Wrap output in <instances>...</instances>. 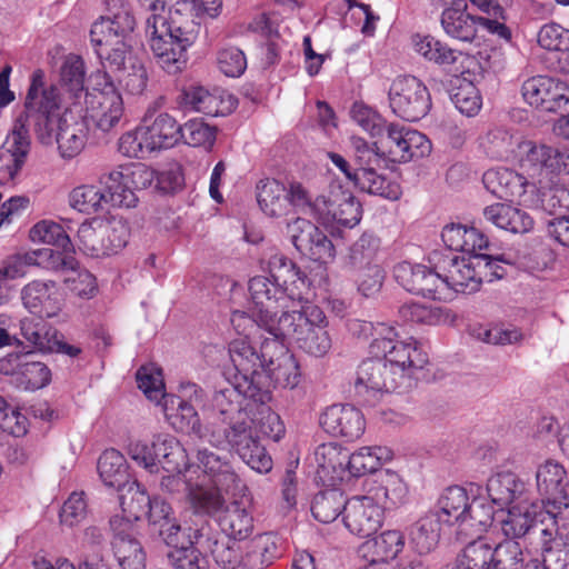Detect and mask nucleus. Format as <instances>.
<instances>
[{
	"label": "nucleus",
	"instance_id": "nucleus-14",
	"mask_svg": "<svg viewBox=\"0 0 569 569\" xmlns=\"http://www.w3.org/2000/svg\"><path fill=\"white\" fill-rule=\"evenodd\" d=\"M98 77L103 82L97 83L101 86L100 89L87 94V110L96 126L103 132H108L120 122L123 116V101L107 72Z\"/></svg>",
	"mask_w": 569,
	"mask_h": 569
},
{
	"label": "nucleus",
	"instance_id": "nucleus-30",
	"mask_svg": "<svg viewBox=\"0 0 569 569\" xmlns=\"http://www.w3.org/2000/svg\"><path fill=\"white\" fill-rule=\"evenodd\" d=\"M527 142L522 141L521 137L500 127L490 129L480 138V147L483 152L491 159L502 161L523 158Z\"/></svg>",
	"mask_w": 569,
	"mask_h": 569
},
{
	"label": "nucleus",
	"instance_id": "nucleus-49",
	"mask_svg": "<svg viewBox=\"0 0 569 569\" xmlns=\"http://www.w3.org/2000/svg\"><path fill=\"white\" fill-rule=\"evenodd\" d=\"M271 355H273V365L263 366L262 371L268 375L276 386L289 389L297 387L301 373L296 358L284 351L283 347L281 351H271Z\"/></svg>",
	"mask_w": 569,
	"mask_h": 569
},
{
	"label": "nucleus",
	"instance_id": "nucleus-25",
	"mask_svg": "<svg viewBox=\"0 0 569 569\" xmlns=\"http://www.w3.org/2000/svg\"><path fill=\"white\" fill-rule=\"evenodd\" d=\"M110 527L114 533L113 551L122 569H143L146 553L141 543L134 538L133 523L120 516L110 519Z\"/></svg>",
	"mask_w": 569,
	"mask_h": 569
},
{
	"label": "nucleus",
	"instance_id": "nucleus-47",
	"mask_svg": "<svg viewBox=\"0 0 569 569\" xmlns=\"http://www.w3.org/2000/svg\"><path fill=\"white\" fill-rule=\"evenodd\" d=\"M164 412L173 428L189 435H194L199 439H204L208 425H201L197 406L187 402L171 403L170 397H168L164 400Z\"/></svg>",
	"mask_w": 569,
	"mask_h": 569
},
{
	"label": "nucleus",
	"instance_id": "nucleus-3",
	"mask_svg": "<svg viewBox=\"0 0 569 569\" xmlns=\"http://www.w3.org/2000/svg\"><path fill=\"white\" fill-rule=\"evenodd\" d=\"M250 412L210 421L203 440L216 448L230 447L244 463L259 473L272 468V459L253 432Z\"/></svg>",
	"mask_w": 569,
	"mask_h": 569
},
{
	"label": "nucleus",
	"instance_id": "nucleus-63",
	"mask_svg": "<svg viewBox=\"0 0 569 569\" xmlns=\"http://www.w3.org/2000/svg\"><path fill=\"white\" fill-rule=\"evenodd\" d=\"M137 500L139 508H131L133 520H139L143 516H148L150 525L156 529L167 519H171V507L162 499L150 498L146 492H138Z\"/></svg>",
	"mask_w": 569,
	"mask_h": 569
},
{
	"label": "nucleus",
	"instance_id": "nucleus-28",
	"mask_svg": "<svg viewBox=\"0 0 569 569\" xmlns=\"http://www.w3.org/2000/svg\"><path fill=\"white\" fill-rule=\"evenodd\" d=\"M526 156L520 159L521 167L538 173H569V150H560L547 144H525Z\"/></svg>",
	"mask_w": 569,
	"mask_h": 569
},
{
	"label": "nucleus",
	"instance_id": "nucleus-20",
	"mask_svg": "<svg viewBox=\"0 0 569 569\" xmlns=\"http://www.w3.org/2000/svg\"><path fill=\"white\" fill-rule=\"evenodd\" d=\"M393 276L396 281L408 292L423 297L442 299L441 272L429 269L423 264H412L408 261L398 263L395 267Z\"/></svg>",
	"mask_w": 569,
	"mask_h": 569
},
{
	"label": "nucleus",
	"instance_id": "nucleus-51",
	"mask_svg": "<svg viewBox=\"0 0 569 569\" xmlns=\"http://www.w3.org/2000/svg\"><path fill=\"white\" fill-rule=\"evenodd\" d=\"M375 495L382 500L385 508L403 505L408 499V487L402 478L392 470H383L377 475Z\"/></svg>",
	"mask_w": 569,
	"mask_h": 569
},
{
	"label": "nucleus",
	"instance_id": "nucleus-24",
	"mask_svg": "<svg viewBox=\"0 0 569 569\" xmlns=\"http://www.w3.org/2000/svg\"><path fill=\"white\" fill-rule=\"evenodd\" d=\"M28 123L29 116L21 113L0 151V157L8 153L11 158L10 163L0 168V184L11 182L26 162L31 144Z\"/></svg>",
	"mask_w": 569,
	"mask_h": 569
},
{
	"label": "nucleus",
	"instance_id": "nucleus-43",
	"mask_svg": "<svg viewBox=\"0 0 569 569\" xmlns=\"http://www.w3.org/2000/svg\"><path fill=\"white\" fill-rule=\"evenodd\" d=\"M154 460L157 472H177L187 467L188 455L183 446L170 435H159L153 438Z\"/></svg>",
	"mask_w": 569,
	"mask_h": 569
},
{
	"label": "nucleus",
	"instance_id": "nucleus-19",
	"mask_svg": "<svg viewBox=\"0 0 569 569\" xmlns=\"http://www.w3.org/2000/svg\"><path fill=\"white\" fill-rule=\"evenodd\" d=\"M0 372L14 378L23 390H37L48 386L51 371L47 365L34 359L31 352L11 353L0 360Z\"/></svg>",
	"mask_w": 569,
	"mask_h": 569
},
{
	"label": "nucleus",
	"instance_id": "nucleus-60",
	"mask_svg": "<svg viewBox=\"0 0 569 569\" xmlns=\"http://www.w3.org/2000/svg\"><path fill=\"white\" fill-rule=\"evenodd\" d=\"M356 178V186L369 194L379 196L389 200H398L401 196V188L396 181L378 174L376 169L360 171Z\"/></svg>",
	"mask_w": 569,
	"mask_h": 569
},
{
	"label": "nucleus",
	"instance_id": "nucleus-11",
	"mask_svg": "<svg viewBox=\"0 0 569 569\" xmlns=\"http://www.w3.org/2000/svg\"><path fill=\"white\" fill-rule=\"evenodd\" d=\"M382 137V154L391 162L406 163L431 151V142L423 133L399 123H388Z\"/></svg>",
	"mask_w": 569,
	"mask_h": 569
},
{
	"label": "nucleus",
	"instance_id": "nucleus-10",
	"mask_svg": "<svg viewBox=\"0 0 569 569\" xmlns=\"http://www.w3.org/2000/svg\"><path fill=\"white\" fill-rule=\"evenodd\" d=\"M388 96L393 113L407 121L420 120L431 108L427 87L413 76L395 79Z\"/></svg>",
	"mask_w": 569,
	"mask_h": 569
},
{
	"label": "nucleus",
	"instance_id": "nucleus-42",
	"mask_svg": "<svg viewBox=\"0 0 569 569\" xmlns=\"http://www.w3.org/2000/svg\"><path fill=\"white\" fill-rule=\"evenodd\" d=\"M141 127L153 151L170 148L179 140V124L168 113L146 116Z\"/></svg>",
	"mask_w": 569,
	"mask_h": 569
},
{
	"label": "nucleus",
	"instance_id": "nucleus-55",
	"mask_svg": "<svg viewBox=\"0 0 569 569\" xmlns=\"http://www.w3.org/2000/svg\"><path fill=\"white\" fill-rule=\"evenodd\" d=\"M405 547V536L399 530H386L363 545L366 555L370 553L373 561L388 562L395 559Z\"/></svg>",
	"mask_w": 569,
	"mask_h": 569
},
{
	"label": "nucleus",
	"instance_id": "nucleus-22",
	"mask_svg": "<svg viewBox=\"0 0 569 569\" xmlns=\"http://www.w3.org/2000/svg\"><path fill=\"white\" fill-rule=\"evenodd\" d=\"M23 307L32 315L41 318L57 317L62 310L63 299L59 287L53 280H32L20 291Z\"/></svg>",
	"mask_w": 569,
	"mask_h": 569
},
{
	"label": "nucleus",
	"instance_id": "nucleus-6",
	"mask_svg": "<svg viewBox=\"0 0 569 569\" xmlns=\"http://www.w3.org/2000/svg\"><path fill=\"white\" fill-rule=\"evenodd\" d=\"M146 33L158 64L169 73L181 71L187 63L186 51L193 42L192 33L172 28L161 13L146 19Z\"/></svg>",
	"mask_w": 569,
	"mask_h": 569
},
{
	"label": "nucleus",
	"instance_id": "nucleus-29",
	"mask_svg": "<svg viewBox=\"0 0 569 569\" xmlns=\"http://www.w3.org/2000/svg\"><path fill=\"white\" fill-rule=\"evenodd\" d=\"M317 219L322 223L336 222L342 227L353 228L361 220V206L351 192L332 191L328 198H321Z\"/></svg>",
	"mask_w": 569,
	"mask_h": 569
},
{
	"label": "nucleus",
	"instance_id": "nucleus-31",
	"mask_svg": "<svg viewBox=\"0 0 569 569\" xmlns=\"http://www.w3.org/2000/svg\"><path fill=\"white\" fill-rule=\"evenodd\" d=\"M24 107L29 118L56 116L54 112L60 107L59 90L54 86L44 87V72L40 69L31 76Z\"/></svg>",
	"mask_w": 569,
	"mask_h": 569
},
{
	"label": "nucleus",
	"instance_id": "nucleus-36",
	"mask_svg": "<svg viewBox=\"0 0 569 569\" xmlns=\"http://www.w3.org/2000/svg\"><path fill=\"white\" fill-rule=\"evenodd\" d=\"M411 40L416 52L429 61L449 67V69L458 67L459 64L463 68L465 64L473 62V57L453 50L448 44L442 43L431 36L415 34Z\"/></svg>",
	"mask_w": 569,
	"mask_h": 569
},
{
	"label": "nucleus",
	"instance_id": "nucleus-33",
	"mask_svg": "<svg viewBox=\"0 0 569 569\" xmlns=\"http://www.w3.org/2000/svg\"><path fill=\"white\" fill-rule=\"evenodd\" d=\"M488 498L500 509L511 503L526 502L527 485L513 472H499L491 476L486 485Z\"/></svg>",
	"mask_w": 569,
	"mask_h": 569
},
{
	"label": "nucleus",
	"instance_id": "nucleus-12",
	"mask_svg": "<svg viewBox=\"0 0 569 569\" xmlns=\"http://www.w3.org/2000/svg\"><path fill=\"white\" fill-rule=\"evenodd\" d=\"M487 264L481 254L468 257L452 256L442 259L437 264L441 272L443 289H451L458 293L470 295L479 290L483 282Z\"/></svg>",
	"mask_w": 569,
	"mask_h": 569
},
{
	"label": "nucleus",
	"instance_id": "nucleus-62",
	"mask_svg": "<svg viewBox=\"0 0 569 569\" xmlns=\"http://www.w3.org/2000/svg\"><path fill=\"white\" fill-rule=\"evenodd\" d=\"M94 50L103 66L116 71L126 70L127 62L130 66L136 60L132 58L129 40L114 39L111 43L94 46Z\"/></svg>",
	"mask_w": 569,
	"mask_h": 569
},
{
	"label": "nucleus",
	"instance_id": "nucleus-57",
	"mask_svg": "<svg viewBox=\"0 0 569 569\" xmlns=\"http://www.w3.org/2000/svg\"><path fill=\"white\" fill-rule=\"evenodd\" d=\"M347 499L338 489H330L315 496L311 505V512L315 519L329 523L335 521L347 506Z\"/></svg>",
	"mask_w": 569,
	"mask_h": 569
},
{
	"label": "nucleus",
	"instance_id": "nucleus-40",
	"mask_svg": "<svg viewBox=\"0 0 569 569\" xmlns=\"http://www.w3.org/2000/svg\"><path fill=\"white\" fill-rule=\"evenodd\" d=\"M483 217L496 227L511 233H526L533 227V219L526 211L507 203L486 207Z\"/></svg>",
	"mask_w": 569,
	"mask_h": 569
},
{
	"label": "nucleus",
	"instance_id": "nucleus-41",
	"mask_svg": "<svg viewBox=\"0 0 569 569\" xmlns=\"http://www.w3.org/2000/svg\"><path fill=\"white\" fill-rule=\"evenodd\" d=\"M244 569H263L280 557L279 538L272 532L256 536L243 543Z\"/></svg>",
	"mask_w": 569,
	"mask_h": 569
},
{
	"label": "nucleus",
	"instance_id": "nucleus-38",
	"mask_svg": "<svg viewBox=\"0 0 569 569\" xmlns=\"http://www.w3.org/2000/svg\"><path fill=\"white\" fill-rule=\"evenodd\" d=\"M121 169L132 191L147 189L156 179L163 191H174L182 180L180 174L173 171H162L158 174L152 168L140 162L121 167Z\"/></svg>",
	"mask_w": 569,
	"mask_h": 569
},
{
	"label": "nucleus",
	"instance_id": "nucleus-26",
	"mask_svg": "<svg viewBox=\"0 0 569 569\" xmlns=\"http://www.w3.org/2000/svg\"><path fill=\"white\" fill-rule=\"evenodd\" d=\"M320 426L333 437L353 441L365 432L366 421L362 412L353 406L333 405L321 415Z\"/></svg>",
	"mask_w": 569,
	"mask_h": 569
},
{
	"label": "nucleus",
	"instance_id": "nucleus-50",
	"mask_svg": "<svg viewBox=\"0 0 569 569\" xmlns=\"http://www.w3.org/2000/svg\"><path fill=\"white\" fill-rule=\"evenodd\" d=\"M257 201L269 217H282L288 213L286 184L276 179H266L258 183Z\"/></svg>",
	"mask_w": 569,
	"mask_h": 569
},
{
	"label": "nucleus",
	"instance_id": "nucleus-64",
	"mask_svg": "<svg viewBox=\"0 0 569 569\" xmlns=\"http://www.w3.org/2000/svg\"><path fill=\"white\" fill-rule=\"evenodd\" d=\"M491 569H525L526 563L520 543L507 539L492 547Z\"/></svg>",
	"mask_w": 569,
	"mask_h": 569
},
{
	"label": "nucleus",
	"instance_id": "nucleus-46",
	"mask_svg": "<svg viewBox=\"0 0 569 569\" xmlns=\"http://www.w3.org/2000/svg\"><path fill=\"white\" fill-rule=\"evenodd\" d=\"M99 182L102 188L106 203L113 207L134 208L138 203V197L130 189L126 176L121 168L113 169L100 177Z\"/></svg>",
	"mask_w": 569,
	"mask_h": 569
},
{
	"label": "nucleus",
	"instance_id": "nucleus-13",
	"mask_svg": "<svg viewBox=\"0 0 569 569\" xmlns=\"http://www.w3.org/2000/svg\"><path fill=\"white\" fill-rule=\"evenodd\" d=\"M270 399L268 390L249 382L244 388L241 386H227L214 391L211 400L212 421L226 420L227 418L250 412V400L256 403H266Z\"/></svg>",
	"mask_w": 569,
	"mask_h": 569
},
{
	"label": "nucleus",
	"instance_id": "nucleus-5",
	"mask_svg": "<svg viewBox=\"0 0 569 569\" xmlns=\"http://www.w3.org/2000/svg\"><path fill=\"white\" fill-rule=\"evenodd\" d=\"M360 331L367 333L375 330L376 337L369 346L372 356H381L388 363L393 375L401 377L406 386L416 369H421L427 363V355L421 350L418 342L412 338L399 340L395 328L385 323L371 322L359 323Z\"/></svg>",
	"mask_w": 569,
	"mask_h": 569
},
{
	"label": "nucleus",
	"instance_id": "nucleus-17",
	"mask_svg": "<svg viewBox=\"0 0 569 569\" xmlns=\"http://www.w3.org/2000/svg\"><path fill=\"white\" fill-rule=\"evenodd\" d=\"M109 13L97 20L90 30V39L93 46L111 43L114 39L130 40L136 27V19L131 7L123 0H111Z\"/></svg>",
	"mask_w": 569,
	"mask_h": 569
},
{
	"label": "nucleus",
	"instance_id": "nucleus-1",
	"mask_svg": "<svg viewBox=\"0 0 569 569\" xmlns=\"http://www.w3.org/2000/svg\"><path fill=\"white\" fill-rule=\"evenodd\" d=\"M289 308L263 305L251 306L249 313L234 311L231 322L238 329L242 323L248 322L251 327L256 326L266 330L273 337L271 340L287 339L297 343L311 325L326 320L323 311L303 297L301 303H289Z\"/></svg>",
	"mask_w": 569,
	"mask_h": 569
},
{
	"label": "nucleus",
	"instance_id": "nucleus-45",
	"mask_svg": "<svg viewBox=\"0 0 569 569\" xmlns=\"http://www.w3.org/2000/svg\"><path fill=\"white\" fill-rule=\"evenodd\" d=\"M347 459L348 451L342 450L333 442L321 443L313 452L319 477L327 478L330 481L343 479Z\"/></svg>",
	"mask_w": 569,
	"mask_h": 569
},
{
	"label": "nucleus",
	"instance_id": "nucleus-18",
	"mask_svg": "<svg viewBox=\"0 0 569 569\" xmlns=\"http://www.w3.org/2000/svg\"><path fill=\"white\" fill-rule=\"evenodd\" d=\"M196 466L203 472V480L208 479L224 492L240 490L241 479L234 469L232 453H219L206 447L199 448L196 453Z\"/></svg>",
	"mask_w": 569,
	"mask_h": 569
},
{
	"label": "nucleus",
	"instance_id": "nucleus-54",
	"mask_svg": "<svg viewBox=\"0 0 569 569\" xmlns=\"http://www.w3.org/2000/svg\"><path fill=\"white\" fill-rule=\"evenodd\" d=\"M27 262L56 272L76 271L78 261L72 249L56 251L51 248H42L27 253Z\"/></svg>",
	"mask_w": 569,
	"mask_h": 569
},
{
	"label": "nucleus",
	"instance_id": "nucleus-52",
	"mask_svg": "<svg viewBox=\"0 0 569 569\" xmlns=\"http://www.w3.org/2000/svg\"><path fill=\"white\" fill-rule=\"evenodd\" d=\"M98 471L107 487L120 490L128 481V467L122 453L116 449L106 450L98 460Z\"/></svg>",
	"mask_w": 569,
	"mask_h": 569
},
{
	"label": "nucleus",
	"instance_id": "nucleus-21",
	"mask_svg": "<svg viewBox=\"0 0 569 569\" xmlns=\"http://www.w3.org/2000/svg\"><path fill=\"white\" fill-rule=\"evenodd\" d=\"M521 92L526 102L548 112H556L569 102V89L559 80L547 76L526 80Z\"/></svg>",
	"mask_w": 569,
	"mask_h": 569
},
{
	"label": "nucleus",
	"instance_id": "nucleus-4",
	"mask_svg": "<svg viewBox=\"0 0 569 569\" xmlns=\"http://www.w3.org/2000/svg\"><path fill=\"white\" fill-rule=\"evenodd\" d=\"M448 528H456L457 539L461 541L482 535L493 520V507L482 497L469 500L468 492L459 486L447 488L432 510Z\"/></svg>",
	"mask_w": 569,
	"mask_h": 569
},
{
	"label": "nucleus",
	"instance_id": "nucleus-7",
	"mask_svg": "<svg viewBox=\"0 0 569 569\" xmlns=\"http://www.w3.org/2000/svg\"><path fill=\"white\" fill-rule=\"evenodd\" d=\"M549 508L550 523L540 529V562L547 569H569V503Z\"/></svg>",
	"mask_w": 569,
	"mask_h": 569
},
{
	"label": "nucleus",
	"instance_id": "nucleus-2",
	"mask_svg": "<svg viewBox=\"0 0 569 569\" xmlns=\"http://www.w3.org/2000/svg\"><path fill=\"white\" fill-rule=\"evenodd\" d=\"M269 277L256 276L249 280L251 306H281L301 303L307 290V277L297 264L281 253L268 261Z\"/></svg>",
	"mask_w": 569,
	"mask_h": 569
},
{
	"label": "nucleus",
	"instance_id": "nucleus-59",
	"mask_svg": "<svg viewBox=\"0 0 569 569\" xmlns=\"http://www.w3.org/2000/svg\"><path fill=\"white\" fill-rule=\"evenodd\" d=\"M221 489L213 487H206L203 481H188L187 493L196 512L212 513L218 511L223 506V498Z\"/></svg>",
	"mask_w": 569,
	"mask_h": 569
},
{
	"label": "nucleus",
	"instance_id": "nucleus-56",
	"mask_svg": "<svg viewBox=\"0 0 569 569\" xmlns=\"http://www.w3.org/2000/svg\"><path fill=\"white\" fill-rule=\"evenodd\" d=\"M452 569H491L492 545L480 536L471 537Z\"/></svg>",
	"mask_w": 569,
	"mask_h": 569
},
{
	"label": "nucleus",
	"instance_id": "nucleus-37",
	"mask_svg": "<svg viewBox=\"0 0 569 569\" xmlns=\"http://www.w3.org/2000/svg\"><path fill=\"white\" fill-rule=\"evenodd\" d=\"M477 62L473 59L472 63L465 64L463 68L459 64L458 67L450 68V72H452L460 81V84L451 94V100L456 108L468 117H472L477 114L481 108L482 100L479 93V90L473 84V72L471 68H476Z\"/></svg>",
	"mask_w": 569,
	"mask_h": 569
},
{
	"label": "nucleus",
	"instance_id": "nucleus-53",
	"mask_svg": "<svg viewBox=\"0 0 569 569\" xmlns=\"http://www.w3.org/2000/svg\"><path fill=\"white\" fill-rule=\"evenodd\" d=\"M222 532L233 540H243L253 531V517L250 511L238 502L229 506L220 517Z\"/></svg>",
	"mask_w": 569,
	"mask_h": 569
},
{
	"label": "nucleus",
	"instance_id": "nucleus-23",
	"mask_svg": "<svg viewBox=\"0 0 569 569\" xmlns=\"http://www.w3.org/2000/svg\"><path fill=\"white\" fill-rule=\"evenodd\" d=\"M342 520L353 535L367 538L377 532L382 523V508L372 497L357 496L347 501Z\"/></svg>",
	"mask_w": 569,
	"mask_h": 569
},
{
	"label": "nucleus",
	"instance_id": "nucleus-48",
	"mask_svg": "<svg viewBox=\"0 0 569 569\" xmlns=\"http://www.w3.org/2000/svg\"><path fill=\"white\" fill-rule=\"evenodd\" d=\"M392 451L388 447H362L349 455L346 463V471L353 477H361L369 472L377 471L383 462L391 460Z\"/></svg>",
	"mask_w": 569,
	"mask_h": 569
},
{
	"label": "nucleus",
	"instance_id": "nucleus-9",
	"mask_svg": "<svg viewBox=\"0 0 569 569\" xmlns=\"http://www.w3.org/2000/svg\"><path fill=\"white\" fill-rule=\"evenodd\" d=\"M405 387L401 377L393 375L381 356H372L363 360L356 372L353 381L355 395L367 405H375L382 392H393Z\"/></svg>",
	"mask_w": 569,
	"mask_h": 569
},
{
	"label": "nucleus",
	"instance_id": "nucleus-34",
	"mask_svg": "<svg viewBox=\"0 0 569 569\" xmlns=\"http://www.w3.org/2000/svg\"><path fill=\"white\" fill-rule=\"evenodd\" d=\"M228 106L220 94L210 92L201 86L184 88L181 94V106L191 111L201 112L206 116H224L234 108V100L229 96Z\"/></svg>",
	"mask_w": 569,
	"mask_h": 569
},
{
	"label": "nucleus",
	"instance_id": "nucleus-16",
	"mask_svg": "<svg viewBox=\"0 0 569 569\" xmlns=\"http://www.w3.org/2000/svg\"><path fill=\"white\" fill-rule=\"evenodd\" d=\"M282 343L264 339L258 352L246 338L234 339L229 343L228 352L236 370L243 376L246 383H256L259 370L273 365L271 351H281Z\"/></svg>",
	"mask_w": 569,
	"mask_h": 569
},
{
	"label": "nucleus",
	"instance_id": "nucleus-35",
	"mask_svg": "<svg viewBox=\"0 0 569 569\" xmlns=\"http://www.w3.org/2000/svg\"><path fill=\"white\" fill-rule=\"evenodd\" d=\"M88 138V126L83 119L64 113L58 119L56 141L60 156L72 159L84 148Z\"/></svg>",
	"mask_w": 569,
	"mask_h": 569
},
{
	"label": "nucleus",
	"instance_id": "nucleus-44",
	"mask_svg": "<svg viewBox=\"0 0 569 569\" xmlns=\"http://www.w3.org/2000/svg\"><path fill=\"white\" fill-rule=\"evenodd\" d=\"M482 182L493 196L507 200L525 192L526 179L508 168H497L486 171Z\"/></svg>",
	"mask_w": 569,
	"mask_h": 569
},
{
	"label": "nucleus",
	"instance_id": "nucleus-58",
	"mask_svg": "<svg viewBox=\"0 0 569 569\" xmlns=\"http://www.w3.org/2000/svg\"><path fill=\"white\" fill-rule=\"evenodd\" d=\"M536 525V511L529 505L519 502L508 509L501 521V530L506 537L515 540L523 537Z\"/></svg>",
	"mask_w": 569,
	"mask_h": 569
},
{
	"label": "nucleus",
	"instance_id": "nucleus-15",
	"mask_svg": "<svg viewBox=\"0 0 569 569\" xmlns=\"http://www.w3.org/2000/svg\"><path fill=\"white\" fill-rule=\"evenodd\" d=\"M287 234L295 248L310 260L327 263L335 257V247L328 236L315 223L296 218L287 223Z\"/></svg>",
	"mask_w": 569,
	"mask_h": 569
},
{
	"label": "nucleus",
	"instance_id": "nucleus-8",
	"mask_svg": "<svg viewBox=\"0 0 569 569\" xmlns=\"http://www.w3.org/2000/svg\"><path fill=\"white\" fill-rule=\"evenodd\" d=\"M188 530V543L194 546L190 550H196L199 556L210 553L223 569H244L242 543L223 538L206 519H200V522H196V528Z\"/></svg>",
	"mask_w": 569,
	"mask_h": 569
},
{
	"label": "nucleus",
	"instance_id": "nucleus-27",
	"mask_svg": "<svg viewBox=\"0 0 569 569\" xmlns=\"http://www.w3.org/2000/svg\"><path fill=\"white\" fill-rule=\"evenodd\" d=\"M566 478L565 467L553 459H548L537 467L536 488L545 502L548 519L551 505L569 503V498L565 495L563 481Z\"/></svg>",
	"mask_w": 569,
	"mask_h": 569
},
{
	"label": "nucleus",
	"instance_id": "nucleus-32",
	"mask_svg": "<svg viewBox=\"0 0 569 569\" xmlns=\"http://www.w3.org/2000/svg\"><path fill=\"white\" fill-rule=\"evenodd\" d=\"M467 9L466 0H458L446 8L441 13V27L450 38L471 43L477 37L479 17L469 13Z\"/></svg>",
	"mask_w": 569,
	"mask_h": 569
},
{
	"label": "nucleus",
	"instance_id": "nucleus-39",
	"mask_svg": "<svg viewBox=\"0 0 569 569\" xmlns=\"http://www.w3.org/2000/svg\"><path fill=\"white\" fill-rule=\"evenodd\" d=\"M446 528L442 519L430 511L410 526L409 542L419 555H427L436 549Z\"/></svg>",
	"mask_w": 569,
	"mask_h": 569
},
{
	"label": "nucleus",
	"instance_id": "nucleus-61",
	"mask_svg": "<svg viewBox=\"0 0 569 569\" xmlns=\"http://www.w3.org/2000/svg\"><path fill=\"white\" fill-rule=\"evenodd\" d=\"M217 138V128L200 119H192L179 126V139L193 148L211 150Z\"/></svg>",
	"mask_w": 569,
	"mask_h": 569
}]
</instances>
